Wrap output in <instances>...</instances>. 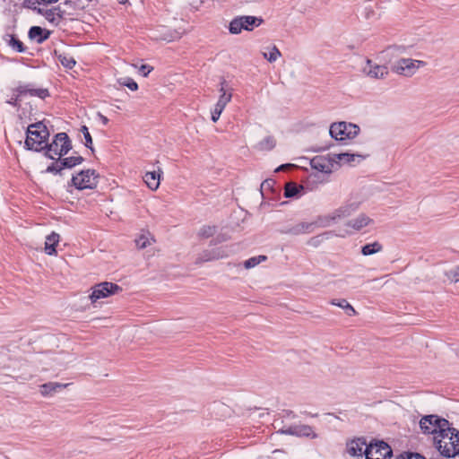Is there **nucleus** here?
<instances>
[{"mask_svg":"<svg viewBox=\"0 0 459 459\" xmlns=\"http://www.w3.org/2000/svg\"><path fill=\"white\" fill-rule=\"evenodd\" d=\"M57 9H59L57 7ZM32 11L36 12L37 13L43 15L48 22H53L55 20V13L54 11L56 10V8L54 9H43L40 8L39 5L36 7V9H31Z\"/></svg>","mask_w":459,"mask_h":459,"instance_id":"c9c22d12","label":"nucleus"},{"mask_svg":"<svg viewBox=\"0 0 459 459\" xmlns=\"http://www.w3.org/2000/svg\"><path fill=\"white\" fill-rule=\"evenodd\" d=\"M153 67L148 65H142L139 68V73L146 77L152 71Z\"/></svg>","mask_w":459,"mask_h":459,"instance_id":"8fccbe9b","label":"nucleus"},{"mask_svg":"<svg viewBox=\"0 0 459 459\" xmlns=\"http://www.w3.org/2000/svg\"><path fill=\"white\" fill-rule=\"evenodd\" d=\"M49 137V131L43 122L30 124L26 132L25 147L30 151L42 152Z\"/></svg>","mask_w":459,"mask_h":459,"instance_id":"f03ea898","label":"nucleus"},{"mask_svg":"<svg viewBox=\"0 0 459 459\" xmlns=\"http://www.w3.org/2000/svg\"><path fill=\"white\" fill-rule=\"evenodd\" d=\"M223 108L222 107H219L217 104L215 105L213 110L212 111V122H217L220 118V116L221 114L222 113L223 111Z\"/></svg>","mask_w":459,"mask_h":459,"instance_id":"49530a36","label":"nucleus"},{"mask_svg":"<svg viewBox=\"0 0 459 459\" xmlns=\"http://www.w3.org/2000/svg\"><path fill=\"white\" fill-rule=\"evenodd\" d=\"M373 14H374V11L372 9H370L369 11L367 12L366 17L368 19Z\"/></svg>","mask_w":459,"mask_h":459,"instance_id":"6e6d98bb","label":"nucleus"},{"mask_svg":"<svg viewBox=\"0 0 459 459\" xmlns=\"http://www.w3.org/2000/svg\"><path fill=\"white\" fill-rule=\"evenodd\" d=\"M71 185L79 190L94 188L97 185L95 170H82L78 175L73 176Z\"/></svg>","mask_w":459,"mask_h":459,"instance_id":"1a4fd4ad","label":"nucleus"},{"mask_svg":"<svg viewBox=\"0 0 459 459\" xmlns=\"http://www.w3.org/2000/svg\"><path fill=\"white\" fill-rule=\"evenodd\" d=\"M121 290V287L116 283L103 281L92 287V292L90 295V299L92 303H95L99 299L114 295Z\"/></svg>","mask_w":459,"mask_h":459,"instance_id":"9d476101","label":"nucleus"},{"mask_svg":"<svg viewBox=\"0 0 459 459\" xmlns=\"http://www.w3.org/2000/svg\"><path fill=\"white\" fill-rule=\"evenodd\" d=\"M118 82L123 86H126L133 91L138 89V84L132 78L119 79Z\"/></svg>","mask_w":459,"mask_h":459,"instance_id":"c03bdc74","label":"nucleus"},{"mask_svg":"<svg viewBox=\"0 0 459 459\" xmlns=\"http://www.w3.org/2000/svg\"><path fill=\"white\" fill-rule=\"evenodd\" d=\"M437 449L441 455L452 458L459 455V430L448 425V430L434 437Z\"/></svg>","mask_w":459,"mask_h":459,"instance_id":"f257e3e1","label":"nucleus"},{"mask_svg":"<svg viewBox=\"0 0 459 459\" xmlns=\"http://www.w3.org/2000/svg\"><path fill=\"white\" fill-rule=\"evenodd\" d=\"M289 166H290V164H283V165H281V166L276 169V171L283 170V169H285L286 168H288Z\"/></svg>","mask_w":459,"mask_h":459,"instance_id":"5fc2aeb1","label":"nucleus"},{"mask_svg":"<svg viewBox=\"0 0 459 459\" xmlns=\"http://www.w3.org/2000/svg\"><path fill=\"white\" fill-rule=\"evenodd\" d=\"M311 167L320 172L330 173L332 172L334 165H336L333 159H328L324 156H316L311 160Z\"/></svg>","mask_w":459,"mask_h":459,"instance_id":"4468645a","label":"nucleus"},{"mask_svg":"<svg viewBox=\"0 0 459 459\" xmlns=\"http://www.w3.org/2000/svg\"><path fill=\"white\" fill-rule=\"evenodd\" d=\"M359 127L352 123H333L330 126V135L337 141L353 139L359 133Z\"/></svg>","mask_w":459,"mask_h":459,"instance_id":"423d86ee","label":"nucleus"},{"mask_svg":"<svg viewBox=\"0 0 459 459\" xmlns=\"http://www.w3.org/2000/svg\"><path fill=\"white\" fill-rule=\"evenodd\" d=\"M270 186H271V182H270L269 180H265V181H264V182L262 183L261 187H262V189H263L264 187H265V186H268V187H269Z\"/></svg>","mask_w":459,"mask_h":459,"instance_id":"864d4df0","label":"nucleus"},{"mask_svg":"<svg viewBox=\"0 0 459 459\" xmlns=\"http://www.w3.org/2000/svg\"><path fill=\"white\" fill-rule=\"evenodd\" d=\"M425 65L426 62L421 60L401 58L391 66V70L399 75L411 77L419 68Z\"/></svg>","mask_w":459,"mask_h":459,"instance_id":"0eeeda50","label":"nucleus"},{"mask_svg":"<svg viewBox=\"0 0 459 459\" xmlns=\"http://www.w3.org/2000/svg\"><path fill=\"white\" fill-rule=\"evenodd\" d=\"M337 217H335L334 211L328 215L319 216L315 221H312L316 224V227L325 228L330 226L333 221H337Z\"/></svg>","mask_w":459,"mask_h":459,"instance_id":"bb28decb","label":"nucleus"},{"mask_svg":"<svg viewBox=\"0 0 459 459\" xmlns=\"http://www.w3.org/2000/svg\"><path fill=\"white\" fill-rule=\"evenodd\" d=\"M359 202H350L347 203L338 209L334 210L335 217L338 220L346 218L354 213L359 208Z\"/></svg>","mask_w":459,"mask_h":459,"instance_id":"dca6fc26","label":"nucleus"},{"mask_svg":"<svg viewBox=\"0 0 459 459\" xmlns=\"http://www.w3.org/2000/svg\"><path fill=\"white\" fill-rule=\"evenodd\" d=\"M276 145V140L273 136H266L262 141H260L257 144V148L260 151H271Z\"/></svg>","mask_w":459,"mask_h":459,"instance_id":"72a5a7b5","label":"nucleus"},{"mask_svg":"<svg viewBox=\"0 0 459 459\" xmlns=\"http://www.w3.org/2000/svg\"><path fill=\"white\" fill-rule=\"evenodd\" d=\"M366 459H391L392 448L384 441L370 443L364 450Z\"/></svg>","mask_w":459,"mask_h":459,"instance_id":"6e6552de","label":"nucleus"},{"mask_svg":"<svg viewBox=\"0 0 459 459\" xmlns=\"http://www.w3.org/2000/svg\"><path fill=\"white\" fill-rule=\"evenodd\" d=\"M407 50H408V47H406L404 45H391V46H388L387 48H385L382 53L385 56H387L389 58H393V57H397L398 56L407 53Z\"/></svg>","mask_w":459,"mask_h":459,"instance_id":"b1692460","label":"nucleus"},{"mask_svg":"<svg viewBox=\"0 0 459 459\" xmlns=\"http://www.w3.org/2000/svg\"><path fill=\"white\" fill-rule=\"evenodd\" d=\"M366 64L367 65L364 67V72L370 78L384 79L388 75L389 71L387 66L374 64L370 59H367Z\"/></svg>","mask_w":459,"mask_h":459,"instance_id":"f8f14e48","label":"nucleus"},{"mask_svg":"<svg viewBox=\"0 0 459 459\" xmlns=\"http://www.w3.org/2000/svg\"><path fill=\"white\" fill-rule=\"evenodd\" d=\"M162 39L170 41L172 40V37H163Z\"/></svg>","mask_w":459,"mask_h":459,"instance_id":"4d7b16f0","label":"nucleus"},{"mask_svg":"<svg viewBox=\"0 0 459 459\" xmlns=\"http://www.w3.org/2000/svg\"><path fill=\"white\" fill-rule=\"evenodd\" d=\"M203 3V0H190V4L193 5L195 8H198V6Z\"/></svg>","mask_w":459,"mask_h":459,"instance_id":"3c124183","label":"nucleus"},{"mask_svg":"<svg viewBox=\"0 0 459 459\" xmlns=\"http://www.w3.org/2000/svg\"><path fill=\"white\" fill-rule=\"evenodd\" d=\"M295 436L309 437L312 439L317 437V434L314 431L313 428L306 424L297 425V431L295 432Z\"/></svg>","mask_w":459,"mask_h":459,"instance_id":"a878e982","label":"nucleus"},{"mask_svg":"<svg viewBox=\"0 0 459 459\" xmlns=\"http://www.w3.org/2000/svg\"><path fill=\"white\" fill-rule=\"evenodd\" d=\"M368 446L364 437H357L347 443V453L351 456L362 457L365 455L364 450Z\"/></svg>","mask_w":459,"mask_h":459,"instance_id":"ddd939ff","label":"nucleus"},{"mask_svg":"<svg viewBox=\"0 0 459 459\" xmlns=\"http://www.w3.org/2000/svg\"><path fill=\"white\" fill-rule=\"evenodd\" d=\"M63 166L60 163V158L56 157V161L51 163L46 169V172L48 173H53V174H60L62 171Z\"/></svg>","mask_w":459,"mask_h":459,"instance_id":"58836bf2","label":"nucleus"},{"mask_svg":"<svg viewBox=\"0 0 459 459\" xmlns=\"http://www.w3.org/2000/svg\"><path fill=\"white\" fill-rule=\"evenodd\" d=\"M84 159L82 156H72L67 158H60V163L63 169H72L77 165L82 163Z\"/></svg>","mask_w":459,"mask_h":459,"instance_id":"cd10ccee","label":"nucleus"},{"mask_svg":"<svg viewBox=\"0 0 459 459\" xmlns=\"http://www.w3.org/2000/svg\"><path fill=\"white\" fill-rule=\"evenodd\" d=\"M59 241H60L59 234H57L54 231L51 234H49L48 236H47L46 241H45V252L49 255H56V246L59 243Z\"/></svg>","mask_w":459,"mask_h":459,"instance_id":"412c9836","label":"nucleus"},{"mask_svg":"<svg viewBox=\"0 0 459 459\" xmlns=\"http://www.w3.org/2000/svg\"><path fill=\"white\" fill-rule=\"evenodd\" d=\"M372 222V220L364 213L359 214L357 218L351 220L347 222V226L355 230H360L364 227Z\"/></svg>","mask_w":459,"mask_h":459,"instance_id":"5701e85b","label":"nucleus"},{"mask_svg":"<svg viewBox=\"0 0 459 459\" xmlns=\"http://www.w3.org/2000/svg\"><path fill=\"white\" fill-rule=\"evenodd\" d=\"M68 384H60L57 382H48L39 386L40 394L43 396H51L55 393L65 388Z\"/></svg>","mask_w":459,"mask_h":459,"instance_id":"6ab92c4d","label":"nucleus"},{"mask_svg":"<svg viewBox=\"0 0 459 459\" xmlns=\"http://www.w3.org/2000/svg\"><path fill=\"white\" fill-rule=\"evenodd\" d=\"M81 132L83 134L84 139H85V146L89 148L91 152H94L93 146H92V138L89 132V129L86 126H82L81 127Z\"/></svg>","mask_w":459,"mask_h":459,"instance_id":"ea45409f","label":"nucleus"},{"mask_svg":"<svg viewBox=\"0 0 459 459\" xmlns=\"http://www.w3.org/2000/svg\"><path fill=\"white\" fill-rule=\"evenodd\" d=\"M266 259H267V257L265 255L253 256V257L247 259V261H245L244 266L246 269H250V268L256 266L261 262L265 261Z\"/></svg>","mask_w":459,"mask_h":459,"instance_id":"4c0bfd02","label":"nucleus"},{"mask_svg":"<svg viewBox=\"0 0 459 459\" xmlns=\"http://www.w3.org/2000/svg\"><path fill=\"white\" fill-rule=\"evenodd\" d=\"M296 431H297V425L283 427L282 429H280V432L281 434L291 435V436H295Z\"/></svg>","mask_w":459,"mask_h":459,"instance_id":"de8ad7c7","label":"nucleus"},{"mask_svg":"<svg viewBox=\"0 0 459 459\" xmlns=\"http://www.w3.org/2000/svg\"><path fill=\"white\" fill-rule=\"evenodd\" d=\"M316 224L313 222H299L297 223L291 227H289L285 230H281V233L283 234H289V235H300V234H307L311 233L315 230Z\"/></svg>","mask_w":459,"mask_h":459,"instance_id":"2eb2a0df","label":"nucleus"},{"mask_svg":"<svg viewBox=\"0 0 459 459\" xmlns=\"http://www.w3.org/2000/svg\"><path fill=\"white\" fill-rule=\"evenodd\" d=\"M396 459H426L420 454L408 453L406 455H400Z\"/></svg>","mask_w":459,"mask_h":459,"instance_id":"09e8293b","label":"nucleus"},{"mask_svg":"<svg viewBox=\"0 0 459 459\" xmlns=\"http://www.w3.org/2000/svg\"><path fill=\"white\" fill-rule=\"evenodd\" d=\"M331 304L344 309L346 314L350 316H355L357 313L354 307L344 299H333Z\"/></svg>","mask_w":459,"mask_h":459,"instance_id":"c756f323","label":"nucleus"},{"mask_svg":"<svg viewBox=\"0 0 459 459\" xmlns=\"http://www.w3.org/2000/svg\"><path fill=\"white\" fill-rule=\"evenodd\" d=\"M72 149V142L66 133H58L55 134L51 143H46L44 155L51 160L56 157L61 158L66 155Z\"/></svg>","mask_w":459,"mask_h":459,"instance_id":"7ed1b4c3","label":"nucleus"},{"mask_svg":"<svg viewBox=\"0 0 459 459\" xmlns=\"http://www.w3.org/2000/svg\"><path fill=\"white\" fill-rule=\"evenodd\" d=\"M216 230L217 229L215 226L205 225L201 228L199 231V236L202 238H208L215 234Z\"/></svg>","mask_w":459,"mask_h":459,"instance_id":"a19ab883","label":"nucleus"},{"mask_svg":"<svg viewBox=\"0 0 459 459\" xmlns=\"http://www.w3.org/2000/svg\"><path fill=\"white\" fill-rule=\"evenodd\" d=\"M161 173L162 171L160 169H159L158 171H150L145 173L143 180L150 189L156 190L159 187Z\"/></svg>","mask_w":459,"mask_h":459,"instance_id":"aec40b11","label":"nucleus"},{"mask_svg":"<svg viewBox=\"0 0 459 459\" xmlns=\"http://www.w3.org/2000/svg\"><path fill=\"white\" fill-rule=\"evenodd\" d=\"M365 157L359 154H354V153H339L333 155V161L336 165L339 164V162H345L348 164H351L354 161L359 162L362 160Z\"/></svg>","mask_w":459,"mask_h":459,"instance_id":"4be33fe9","label":"nucleus"},{"mask_svg":"<svg viewBox=\"0 0 459 459\" xmlns=\"http://www.w3.org/2000/svg\"><path fill=\"white\" fill-rule=\"evenodd\" d=\"M99 117L102 122L103 125H107L108 123V119L107 117L103 116L102 114H99Z\"/></svg>","mask_w":459,"mask_h":459,"instance_id":"603ef678","label":"nucleus"},{"mask_svg":"<svg viewBox=\"0 0 459 459\" xmlns=\"http://www.w3.org/2000/svg\"><path fill=\"white\" fill-rule=\"evenodd\" d=\"M264 22L261 17L251 15L237 16L231 20L229 24V31L231 34H239L242 30L252 31L255 28L259 27Z\"/></svg>","mask_w":459,"mask_h":459,"instance_id":"20e7f679","label":"nucleus"},{"mask_svg":"<svg viewBox=\"0 0 459 459\" xmlns=\"http://www.w3.org/2000/svg\"><path fill=\"white\" fill-rule=\"evenodd\" d=\"M226 86H227V82L225 80H223L221 82V88H220L221 95L216 103L219 107H222L223 108H225L226 105L231 100V98H232L231 91L227 90Z\"/></svg>","mask_w":459,"mask_h":459,"instance_id":"393cba45","label":"nucleus"},{"mask_svg":"<svg viewBox=\"0 0 459 459\" xmlns=\"http://www.w3.org/2000/svg\"><path fill=\"white\" fill-rule=\"evenodd\" d=\"M303 190L302 186H299L296 183L289 182L285 185L284 196L286 198H291L297 196Z\"/></svg>","mask_w":459,"mask_h":459,"instance_id":"c85d7f7f","label":"nucleus"},{"mask_svg":"<svg viewBox=\"0 0 459 459\" xmlns=\"http://www.w3.org/2000/svg\"><path fill=\"white\" fill-rule=\"evenodd\" d=\"M22 100H23V97L22 96V94L20 92H14L13 91V96L11 97V99L9 100H7V103L12 105L13 107L20 108L21 102Z\"/></svg>","mask_w":459,"mask_h":459,"instance_id":"37998d69","label":"nucleus"},{"mask_svg":"<svg viewBox=\"0 0 459 459\" xmlns=\"http://www.w3.org/2000/svg\"><path fill=\"white\" fill-rule=\"evenodd\" d=\"M59 0H24L23 6L28 9H36V7L40 4H56Z\"/></svg>","mask_w":459,"mask_h":459,"instance_id":"f704fd0d","label":"nucleus"},{"mask_svg":"<svg viewBox=\"0 0 459 459\" xmlns=\"http://www.w3.org/2000/svg\"><path fill=\"white\" fill-rule=\"evenodd\" d=\"M136 246L143 249L147 246L151 245L149 238L143 235L140 236L137 239H135Z\"/></svg>","mask_w":459,"mask_h":459,"instance_id":"a18cd8bd","label":"nucleus"},{"mask_svg":"<svg viewBox=\"0 0 459 459\" xmlns=\"http://www.w3.org/2000/svg\"><path fill=\"white\" fill-rule=\"evenodd\" d=\"M228 255L227 251L223 247L213 248L212 250H206L199 258L202 262H207L212 260H217L223 258Z\"/></svg>","mask_w":459,"mask_h":459,"instance_id":"a211bd4d","label":"nucleus"},{"mask_svg":"<svg viewBox=\"0 0 459 459\" xmlns=\"http://www.w3.org/2000/svg\"><path fill=\"white\" fill-rule=\"evenodd\" d=\"M13 91L20 92L23 98L29 95L44 100L49 96V91L48 89L36 88L32 83L20 84L15 89H13Z\"/></svg>","mask_w":459,"mask_h":459,"instance_id":"9b49d317","label":"nucleus"},{"mask_svg":"<svg viewBox=\"0 0 459 459\" xmlns=\"http://www.w3.org/2000/svg\"><path fill=\"white\" fill-rule=\"evenodd\" d=\"M8 39H6L7 44L10 48H12L13 50L23 53L26 50V48L24 47L23 43L16 38L14 35H7Z\"/></svg>","mask_w":459,"mask_h":459,"instance_id":"7c9ffc66","label":"nucleus"},{"mask_svg":"<svg viewBox=\"0 0 459 459\" xmlns=\"http://www.w3.org/2000/svg\"><path fill=\"white\" fill-rule=\"evenodd\" d=\"M50 31L44 30L39 26H32L29 30L28 36L31 40H35L37 43L41 44L48 39Z\"/></svg>","mask_w":459,"mask_h":459,"instance_id":"f3484780","label":"nucleus"},{"mask_svg":"<svg viewBox=\"0 0 459 459\" xmlns=\"http://www.w3.org/2000/svg\"><path fill=\"white\" fill-rule=\"evenodd\" d=\"M449 421L444 418H440L437 415H426L421 418L420 421V429L424 434H436L444 433L446 429L448 430Z\"/></svg>","mask_w":459,"mask_h":459,"instance_id":"39448f33","label":"nucleus"},{"mask_svg":"<svg viewBox=\"0 0 459 459\" xmlns=\"http://www.w3.org/2000/svg\"><path fill=\"white\" fill-rule=\"evenodd\" d=\"M382 249H383L382 245L379 242L375 241L373 243H369V244L363 246L361 248V253L363 255H374L377 252H380Z\"/></svg>","mask_w":459,"mask_h":459,"instance_id":"473e14b6","label":"nucleus"},{"mask_svg":"<svg viewBox=\"0 0 459 459\" xmlns=\"http://www.w3.org/2000/svg\"><path fill=\"white\" fill-rule=\"evenodd\" d=\"M281 56V51L276 46H273L270 48L269 54L263 53V56L268 60L270 63L275 62Z\"/></svg>","mask_w":459,"mask_h":459,"instance_id":"e433bc0d","label":"nucleus"},{"mask_svg":"<svg viewBox=\"0 0 459 459\" xmlns=\"http://www.w3.org/2000/svg\"><path fill=\"white\" fill-rule=\"evenodd\" d=\"M55 55L56 56L58 61L65 68L72 69L76 63L73 56L66 55L65 53H57V51L55 50Z\"/></svg>","mask_w":459,"mask_h":459,"instance_id":"2f4dec72","label":"nucleus"},{"mask_svg":"<svg viewBox=\"0 0 459 459\" xmlns=\"http://www.w3.org/2000/svg\"><path fill=\"white\" fill-rule=\"evenodd\" d=\"M446 278L452 282L459 281V266H455V268L445 273Z\"/></svg>","mask_w":459,"mask_h":459,"instance_id":"79ce46f5","label":"nucleus"}]
</instances>
